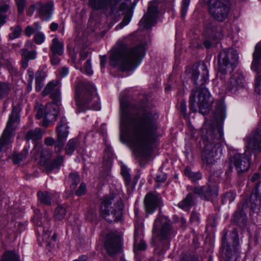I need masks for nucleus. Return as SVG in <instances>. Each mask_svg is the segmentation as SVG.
I'll return each mask as SVG.
<instances>
[{
    "label": "nucleus",
    "mask_w": 261,
    "mask_h": 261,
    "mask_svg": "<svg viewBox=\"0 0 261 261\" xmlns=\"http://www.w3.org/2000/svg\"><path fill=\"white\" fill-rule=\"evenodd\" d=\"M120 101V140L128 142L136 154L147 158L157 136L159 115L154 111L141 112L128 101Z\"/></svg>",
    "instance_id": "nucleus-1"
},
{
    "label": "nucleus",
    "mask_w": 261,
    "mask_h": 261,
    "mask_svg": "<svg viewBox=\"0 0 261 261\" xmlns=\"http://www.w3.org/2000/svg\"><path fill=\"white\" fill-rule=\"evenodd\" d=\"M208 77V70L204 63L191 70V80L197 86L196 89L192 90L189 99L190 109L193 112L197 111L196 103L199 112L203 115L207 114L211 109L210 94L204 87Z\"/></svg>",
    "instance_id": "nucleus-2"
},
{
    "label": "nucleus",
    "mask_w": 261,
    "mask_h": 261,
    "mask_svg": "<svg viewBox=\"0 0 261 261\" xmlns=\"http://www.w3.org/2000/svg\"><path fill=\"white\" fill-rule=\"evenodd\" d=\"M222 135L221 129L208 124H205L201 128L203 147L201 157L202 166L206 170L211 169L222 154Z\"/></svg>",
    "instance_id": "nucleus-3"
},
{
    "label": "nucleus",
    "mask_w": 261,
    "mask_h": 261,
    "mask_svg": "<svg viewBox=\"0 0 261 261\" xmlns=\"http://www.w3.org/2000/svg\"><path fill=\"white\" fill-rule=\"evenodd\" d=\"M145 55V48L142 44L127 47L126 44L118 42L117 46L111 50L110 65L113 67H118L121 71L134 70Z\"/></svg>",
    "instance_id": "nucleus-4"
},
{
    "label": "nucleus",
    "mask_w": 261,
    "mask_h": 261,
    "mask_svg": "<svg viewBox=\"0 0 261 261\" xmlns=\"http://www.w3.org/2000/svg\"><path fill=\"white\" fill-rule=\"evenodd\" d=\"M261 127H258L246 138L247 150L243 153L235 154L231 160V164L235 167L238 174L247 171L250 166L251 153L261 151Z\"/></svg>",
    "instance_id": "nucleus-5"
},
{
    "label": "nucleus",
    "mask_w": 261,
    "mask_h": 261,
    "mask_svg": "<svg viewBox=\"0 0 261 261\" xmlns=\"http://www.w3.org/2000/svg\"><path fill=\"white\" fill-rule=\"evenodd\" d=\"M75 92L79 112H84L87 110H100L99 100L93 85L87 82L79 83L75 88Z\"/></svg>",
    "instance_id": "nucleus-6"
},
{
    "label": "nucleus",
    "mask_w": 261,
    "mask_h": 261,
    "mask_svg": "<svg viewBox=\"0 0 261 261\" xmlns=\"http://www.w3.org/2000/svg\"><path fill=\"white\" fill-rule=\"evenodd\" d=\"M114 198L113 194H110L101 199V215L110 223L121 221L122 218L123 205L120 199L117 200L114 206H110L114 201Z\"/></svg>",
    "instance_id": "nucleus-7"
},
{
    "label": "nucleus",
    "mask_w": 261,
    "mask_h": 261,
    "mask_svg": "<svg viewBox=\"0 0 261 261\" xmlns=\"http://www.w3.org/2000/svg\"><path fill=\"white\" fill-rule=\"evenodd\" d=\"M230 235L231 247L226 240V233L222 241L221 257L224 261H238L240 258L238 234L236 230H233L230 232Z\"/></svg>",
    "instance_id": "nucleus-8"
},
{
    "label": "nucleus",
    "mask_w": 261,
    "mask_h": 261,
    "mask_svg": "<svg viewBox=\"0 0 261 261\" xmlns=\"http://www.w3.org/2000/svg\"><path fill=\"white\" fill-rule=\"evenodd\" d=\"M218 58L219 72L226 74L231 73L234 69L239 57L236 50L229 48L220 51Z\"/></svg>",
    "instance_id": "nucleus-9"
},
{
    "label": "nucleus",
    "mask_w": 261,
    "mask_h": 261,
    "mask_svg": "<svg viewBox=\"0 0 261 261\" xmlns=\"http://www.w3.org/2000/svg\"><path fill=\"white\" fill-rule=\"evenodd\" d=\"M208 12L216 20L222 22L228 16L230 9L229 0H208Z\"/></svg>",
    "instance_id": "nucleus-10"
},
{
    "label": "nucleus",
    "mask_w": 261,
    "mask_h": 261,
    "mask_svg": "<svg viewBox=\"0 0 261 261\" xmlns=\"http://www.w3.org/2000/svg\"><path fill=\"white\" fill-rule=\"evenodd\" d=\"M122 0H89V4L94 10L110 9L113 13H117L127 8V5Z\"/></svg>",
    "instance_id": "nucleus-11"
},
{
    "label": "nucleus",
    "mask_w": 261,
    "mask_h": 261,
    "mask_svg": "<svg viewBox=\"0 0 261 261\" xmlns=\"http://www.w3.org/2000/svg\"><path fill=\"white\" fill-rule=\"evenodd\" d=\"M69 127L66 118L65 117H62L59 121L56 129L57 139L55 145V150L57 153L60 152L62 150L69 133Z\"/></svg>",
    "instance_id": "nucleus-12"
},
{
    "label": "nucleus",
    "mask_w": 261,
    "mask_h": 261,
    "mask_svg": "<svg viewBox=\"0 0 261 261\" xmlns=\"http://www.w3.org/2000/svg\"><path fill=\"white\" fill-rule=\"evenodd\" d=\"M57 106H55L54 103H47L45 108L43 106H40L37 109L36 117L37 119H40L44 117V119L42 122V125L45 126L47 124L48 121H56L58 114Z\"/></svg>",
    "instance_id": "nucleus-13"
},
{
    "label": "nucleus",
    "mask_w": 261,
    "mask_h": 261,
    "mask_svg": "<svg viewBox=\"0 0 261 261\" xmlns=\"http://www.w3.org/2000/svg\"><path fill=\"white\" fill-rule=\"evenodd\" d=\"M153 232L167 239L172 233L170 221L165 217L159 216L154 221Z\"/></svg>",
    "instance_id": "nucleus-14"
},
{
    "label": "nucleus",
    "mask_w": 261,
    "mask_h": 261,
    "mask_svg": "<svg viewBox=\"0 0 261 261\" xmlns=\"http://www.w3.org/2000/svg\"><path fill=\"white\" fill-rule=\"evenodd\" d=\"M105 246L110 255L120 252L122 248L120 237L113 233L107 234L106 237Z\"/></svg>",
    "instance_id": "nucleus-15"
},
{
    "label": "nucleus",
    "mask_w": 261,
    "mask_h": 261,
    "mask_svg": "<svg viewBox=\"0 0 261 261\" xmlns=\"http://www.w3.org/2000/svg\"><path fill=\"white\" fill-rule=\"evenodd\" d=\"M61 84L59 81L49 82L44 89L42 93L44 95L50 94V98L53 100L54 104L58 106L60 103Z\"/></svg>",
    "instance_id": "nucleus-16"
},
{
    "label": "nucleus",
    "mask_w": 261,
    "mask_h": 261,
    "mask_svg": "<svg viewBox=\"0 0 261 261\" xmlns=\"http://www.w3.org/2000/svg\"><path fill=\"white\" fill-rule=\"evenodd\" d=\"M145 211L147 214H152L162 204V198L158 194L148 193L144 200Z\"/></svg>",
    "instance_id": "nucleus-17"
},
{
    "label": "nucleus",
    "mask_w": 261,
    "mask_h": 261,
    "mask_svg": "<svg viewBox=\"0 0 261 261\" xmlns=\"http://www.w3.org/2000/svg\"><path fill=\"white\" fill-rule=\"evenodd\" d=\"M193 192L204 200H209L216 197L218 195L217 187L209 185L195 186L193 188Z\"/></svg>",
    "instance_id": "nucleus-18"
},
{
    "label": "nucleus",
    "mask_w": 261,
    "mask_h": 261,
    "mask_svg": "<svg viewBox=\"0 0 261 261\" xmlns=\"http://www.w3.org/2000/svg\"><path fill=\"white\" fill-rule=\"evenodd\" d=\"M158 16V4L156 2H151L147 12L141 20V22L146 28H150L156 22Z\"/></svg>",
    "instance_id": "nucleus-19"
},
{
    "label": "nucleus",
    "mask_w": 261,
    "mask_h": 261,
    "mask_svg": "<svg viewBox=\"0 0 261 261\" xmlns=\"http://www.w3.org/2000/svg\"><path fill=\"white\" fill-rule=\"evenodd\" d=\"M245 78L242 72H237L228 80L226 89L231 93H235L244 86Z\"/></svg>",
    "instance_id": "nucleus-20"
},
{
    "label": "nucleus",
    "mask_w": 261,
    "mask_h": 261,
    "mask_svg": "<svg viewBox=\"0 0 261 261\" xmlns=\"http://www.w3.org/2000/svg\"><path fill=\"white\" fill-rule=\"evenodd\" d=\"M38 12L40 17L43 20L49 19L52 15L53 11V3L51 2L43 4L41 2H37L34 5Z\"/></svg>",
    "instance_id": "nucleus-21"
},
{
    "label": "nucleus",
    "mask_w": 261,
    "mask_h": 261,
    "mask_svg": "<svg viewBox=\"0 0 261 261\" xmlns=\"http://www.w3.org/2000/svg\"><path fill=\"white\" fill-rule=\"evenodd\" d=\"M251 69L257 74L261 72V43H258L255 46Z\"/></svg>",
    "instance_id": "nucleus-22"
},
{
    "label": "nucleus",
    "mask_w": 261,
    "mask_h": 261,
    "mask_svg": "<svg viewBox=\"0 0 261 261\" xmlns=\"http://www.w3.org/2000/svg\"><path fill=\"white\" fill-rule=\"evenodd\" d=\"M142 231L136 228L134 233V250L136 252L137 251L144 250L146 248L145 243L142 240L141 237Z\"/></svg>",
    "instance_id": "nucleus-23"
},
{
    "label": "nucleus",
    "mask_w": 261,
    "mask_h": 261,
    "mask_svg": "<svg viewBox=\"0 0 261 261\" xmlns=\"http://www.w3.org/2000/svg\"><path fill=\"white\" fill-rule=\"evenodd\" d=\"M64 43L60 41L57 37L54 38L51 41L50 50L51 54H58L61 56L64 53Z\"/></svg>",
    "instance_id": "nucleus-24"
},
{
    "label": "nucleus",
    "mask_w": 261,
    "mask_h": 261,
    "mask_svg": "<svg viewBox=\"0 0 261 261\" xmlns=\"http://www.w3.org/2000/svg\"><path fill=\"white\" fill-rule=\"evenodd\" d=\"M250 208L256 213L261 212V197L256 194H251L250 196Z\"/></svg>",
    "instance_id": "nucleus-25"
},
{
    "label": "nucleus",
    "mask_w": 261,
    "mask_h": 261,
    "mask_svg": "<svg viewBox=\"0 0 261 261\" xmlns=\"http://www.w3.org/2000/svg\"><path fill=\"white\" fill-rule=\"evenodd\" d=\"M64 161L63 156L58 155L57 158L51 163L44 164L45 170L47 173L50 172L55 168H59Z\"/></svg>",
    "instance_id": "nucleus-26"
},
{
    "label": "nucleus",
    "mask_w": 261,
    "mask_h": 261,
    "mask_svg": "<svg viewBox=\"0 0 261 261\" xmlns=\"http://www.w3.org/2000/svg\"><path fill=\"white\" fill-rule=\"evenodd\" d=\"M42 137V130L39 128H36L35 129H31L29 130L25 136V138L27 141H29L30 140L36 141L41 139Z\"/></svg>",
    "instance_id": "nucleus-27"
},
{
    "label": "nucleus",
    "mask_w": 261,
    "mask_h": 261,
    "mask_svg": "<svg viewBox=\"0 0 261 261\" xmlns=\"http://www.w3.org/2000/svg\"><path fill=\"white\" fill-rule=\"evenodd\" d=\"M35 75L36 90L40 91L44 85L43 81L46 76V74L42 70H38L36 72Z\"/></svg>",
    "instance_id": "nucleus-28"
},
{
    "label": "nucleus",
    "mask_w": 261,
    "mask_h": 261,
    "mask_svg": "<svg viewBox=\"0 0 261 261\" xmlns=\"http://www.w3.org/2000/svg\"><path fill=\"white\" fill-rule=\"evenodd\" d=\"M195 197L192 193H189L178 204V207L184 208L190 207L193 205Z\"/></svg>",
    "instance_id": "nucleus-29"
},
{
    "label": "nucleus",
    "mask_w": 261,
    "mask_h": 261,
    "mask_svg": "<svg viewBox=\"0 0 261 261\" xmlns=\"http://www.w3.org/2000/svg\"><path fill=\"white\" fill-rule=\"evenodd\" d=\"M247 217L246 214L242 211H238L236 212L234 216V221L241 227H244L247 222Z\"/></svg>",
    "instance_id": "nucleus-30"
},
{
    "label": "nucleus",
    "mask_w": 261,
    "mask_h": 261,
    "mask_svg": "<svg viewBox=\"0 0 261 261\" xmlns=\"http://www.w3.org/2000/svg\"><path fill=\"white\" fill-rule=\"evenodd\" d=\"M44 233L42 235V240L45 243L46 246L51 247L53 242H55L57 238V235L55 233L53 234L51 237H50V232L48 230H45L43 229Z\"/></svg>",
    "instance_id": "nucleus-31"
},
{
    "label": "nucleus",
    "mask_w": 261,
    "mask_h": 261,
    "mask_svg": "<svg viewBox=\"0 0 261 261\" xmlns=\"http://www.w3.org/2000/svg\"><path fill=\"white\" fill-rule=\"evenodd\" d=\"M37 196L41 203L46 205H50L51 204V197L49 192L47 191H38Z\"/></svg>",
    "instance_id": "nucleus-32"
},
{
    "label": "nucleus",
    "mask_w": 261,
    "mask_h": 261,
    "mask_svg": "<svg viewBox=\"0 0 261 261\" xmlns=\"http://www.w3.org/2000/svg\"><path fill=\"white\" fill-rule=\"evenodd\" d=\"M225 117V109L223 106H220L217 109L215 113L216 121L218 124H221L223 122Z\"/></svg>",
    "instance_id": "nucleus-33"
},
{
    "label": "nucleus",
    "mask_w": 261,
    "mask_h": 261,
    "mask_svg": "<svg viewBox=\"0 0 261 261\" xmlns=\"http://www.w3.org/2000/svg\"><path fill=\"white\" fill-rule=\"evenodd\" d=\"M66 214V208L61 205H58L54 211V216L55 219L61 220L65 217Z\"/></svg>",
    "instance_id": "nucleus-34"
},
{
    "label": "nucleus",
    "mask_w": 261,
    "mask_h": 261,
    "mask_svg": "<svg viewBox=\"0 0 261 261\" xmlns=\"http://www.w3.org/2000/svg\"><path fill=\"white\" fill-rule=\"evenodd\" d=\"M0 66H4L13 73L16 72V70L13 66L12 63L8 60L5 59V57L2 54V50H0Z\"/></svg>",
    "instance_id": "nucleus-35"
},
{
    "label": "nucleus",
    "mask_w": 261,
    "mask_h": 261,
    "mask_svg": "<svg viewBox=\"0 0 261 261\" xmlns=\"http://www.w3.org/2000/svg\"><path fill=\"white\" fill-rule=\"evenodd\" d=\"M185 174L192 181H196L201 178V174L200 172H193L190 168L187 167L185 170Z\"/></svg>",
    "instance_id": "nucleus-36"
},
{
    "label": "nucleus",
    "mask_w": 261,
    "mask_h": 261,
    "mask_svg": "<svg viewBox=\"0 0 261 261\" xmlns=\"http://www.w3.org/2000/svg\"><path fill=\"white\" fill-rule=\"evenodd\" d=\"M69 180L70 182L71 190H74L77 185L80 182L79 174L75 172L71 173L69 175Z\"/></svg>",
    "instance_id": "nucleus-37"
},
{
    "label": "nucleus",
    "mask_w": 261,
    "mask_h": 261,
    "mask_svg": "<svg viewBox=\"0 0 261 261\" xmlns=\"http://www.w3.org/2000/svg\"><path fill=\"white\" fill-rule=\"evenodd\" d=\"M20 53L22 58L28 60H34L36 57L35 50L29 51L27 48H22L20 50Z\"/></svg>",
    "instance_id": "nucleus-38"
},
{
    "label": "nucleus",
    "mask_w": 261,
    "mask_h": 261,
    "mask_svg": "<svg viewBox=\"0 0 261 261\" xmlns=\"http://www.w3.org/2000/svg\"><path fill=\"white\" fill-rule=\"evenodd\" d=\"M1 261H20V260L17 253L13 251H8L3 256Z\"/></svg>",
    "instance_id": "nucleus-39"
},
{
    "label": "nucleus",
    "mask_w": 261,
    "mask_h": 261,
    "mask_svg": "<svg viewBox=\"0 0 261 261\" xmlns=\"http://www.w3.org/2000/svg\"><path fill=\"white\" fill-rule=\"evenodd\" d=\"M10 30L12 31L9 35V38L10 40H13L18 38L22 32V28L19 24L11 27Z\"/></svg>",
    "instance_id": "nucleus-40"
},
{
    "label": "nucleus",
    "mask_w": 261,
    "mask_h": 261,
    "mask_svg": "<svg viewBox=\"0 0 261 261\" xmlns=\"http://www.w3.org/2000/svg\"><path fill=\"white\" fill-rule=\"evenodd\" d=\"M28 154V150L24 148L20 153H16L13 155V161L15 164L19 163L26 158Z\"/></svg>",
    "instance_id": "nucleus-41"
},
{
    "label": "nucleus",
    "mask_w": 261,
    "mask_h": 261,
    "mask_svg": "<svg viewBox=\"0 0 261 261\" xmlns=\"http://www.w3.org/2000/svg\"><path fill=\"white\" fill-rule=\"evenodd\" d=\"M9 6L7 4H0V25L4 24L6 22L7 16L4 14L9 9Z\"/></svg>",
    "instance_id": "nucleus-42"
},
{
    "label": "nucleus",
    "mask_w": 261,
    "mask_h": 261,
    "mask_svg": "<svg viewBox=\"0 0 261 261\" xmlns=\"http://www.w3.org/2000/svg\"><path fill=\"white\" fill-rule=\"evenodd\" d=\"M236 196L232 192H226L223 196L222 202L223 204H229L235 199Z\"/></svg>",
    "instance_id": "nucleus-43"
},
{
    "label": "nucleus",
    "mask_w": 261,
    "mask_h": 261,
    "mask_svg": "<svg viewBox=\"0 0 261 261\" xmlns=\"http://www.w3.org/2000/svg\"><path fill=\"white\" fill-rule=\"evenodd\" d=\"M112 154L109 151H107L103 156V162L105 163V169L108 170L110 169L112 165Z\"/></svg>",
    "instance_id": "nucleus-44"
},
{
    "label": "nucleus",
    "mask_w": 261,
    "mask_h": 261,
    "mask_svg": "<svg viewBox=\"0 0 261 261\" xmlns=\"http://www.w3.org/2000/svg\"><path fill=\"white\" fill-rule=\"evenodd\" d=\"M76 141L74 139H70L66 146V152L68 154H71L74 151Z\"/></svg>",
    "instance_id": "nucleus-45"
},
{
    "label": "nucleus",
    "mask_w": 261,
    "mask_h": 261,
    "mask_svg": "<svg viewBox=\"0 0 261 261\" xmlns=\"http://www.w3.org/2000/svg\"><path fill=\"white\" fill-rule=\"evenodd\" d=\"M10 91L9 85L5 83H0V99L6 97Z\"/></svg>",
    "instance_id": "nucleus-46"
},
{
    "label": "nucleus",
    "mask_w": 261,
    "mask_h": 261,
    "mask_svg": "<svg viewBox=\"0 0 261 261\" xmlns=\"http://www.w3.org/2000/svg\"><path fill=\"white\" fill-rule=\"evenodd\" d=\"M206 30L207 33L210 35H212L213 37L216 38H220L221 37V34L220 33L219 34L216 33V31L218 30V29L215 27L214 24H213L212 27L209 28L208 27H206ZM218 30L221 31V28H218Z\"/></svg>",
    "instance_id": "nucleus-47"
},
{
    "label": "nucleus",
    "mask_w": 261,
    "mask_h": 261,
    "mask_svg": "<svg viewBox=\"0 0 261 261\" xmlns=\"http://www.w3.org/2000/svg\"><path fill=\"white\" fill-rule=\"evenodd\" d=\"M121 173L125 180L126 186H129L130 183L131 178L127 169L124 168H122Z\"/></svg>",
    "instance_id": "nucleus-48"
},
{
    "label": "nucleus",
    "mask_w": 261,
    "mask_h": 261,
    "mask_svg": "<svg viewBox=\"0 0 261 261\" xmlns=\"http://www.w3.org/2000/svg\"><path fill=\"white\" fill-rule=\"evenodd\" d=\"M45 37L44 35L41 32H38L35 34L34 37V40L37 44H42L45 40Z\"/></svg>",
    "instance_id": "nucleus-49"
},
{
    "label": "nucleus",
    "mask_w": 261,
    "mask_h": 261,
    "mask_svg": "<svg viewBox=\"0 0 261 261\" xmlns=\"http://www.w3.org/2000/svg\"><path fill=\"white\" fill-rule=\"evenodd\" d=\"M190 0H182V6L181 9V16L182 18H185L187 11L190 4Z\"/></svg>",
    "instance_id": "nucleus-50"
},
{
    "label": "nucleus",
    "mask_w": 261,
    "mask_h": 261,
    "mask_svg": "<svg viewBox=\"0 0 261 261\" xmlns=\"http://www.w3.org/2000/svg\"><path fill=\"white\" fill-rule=\"evenodd\" d=\"M131 19L130 16L126 14L121 21L118 25H117L116 27V30H119L123 28L124 26L126 25L129 22L130 20Z\"/></svg>",
    "instance_id": "nucleus-51"
},
{
    "label": "nucleus",
    "mask_w": 261,
    "mask_h": 261,
    "mask_svg": "<svg viewBox=\"0 0 261 261\" xmlns=\"http://www.w3.org/2000/svg\"><path fill=\"white\" fill-rule=\"evenodd\" d=\"M96 211L94 209L90 208L86 214V219L89 221H93L96 219Z\"/></svg>",
    "instance_id": "nucleus-52"
},
{
    "label": "nucleus",
    "mask_w": 261,
    "mask_h": 261,
    "mask_svg": "<svg viewBox=\"0 0 261 261\" xmlns=\"http://www.w3.org/2000/svg\"><path fill=\"white\" fill-rule=\"evenodd\" d=\"M86 191V186L85 183L82 182L75 192V194L77 196H80L84 195Z\"/></svg>",
    "instance_id": "nucleus-53"
},
{
    "label": "nucleus",
    "mask_w": 261,
    "mask_h": 261,
    "mask_svg": "<svg viewBox=\"0 0 261 261\" xmlns=\"http://www.w3.org/2000/svg\"><path fill=\"white\" fill-rule=\"evenodd\" d=\"M16 4L18 8V11L19 13L23 12L24 7L25 5V2L24 0H15Z\"/></svg>",
    "instance_id": "nucleus-54"
},
{
    "label": "nucleus",
    "mask_w": 261,
    "mask_h": 261,
    "mask_svg": "<svg viewBox=\"0 0 261 261\" xmlns=\"http://www.w3.org/2000/svg\"><path fill=\"white\" fill-rule=\"evenodd\" d=\"M181 261H197V258L195 255L184 254L181 258Z\"/></svg>",
    "instance_id": "nucleus-55"
},
{
    "label": "nucleus",
    "mask_w": 261,
    "mask_h": 261,
    "mask_svg": "<svg viewBox=\"0 0 261 261\" xmlns=\"http://www.w3.org/2000/svg\"><path fill=\"white\" fill-rule=\"evenodd\" d=\"M85 69L87 74L91 75L93 73V71L91 69V60L90 59L87 60L85 65Z\"/></svg>",
    "instance_id": "nucleus-56"
},
{
    "label": "nucleus",
    "mask_w": 261,
    "mask_h": 261,
    "mask_svg": "<svg viewBox=\"0 0 261 261\" xmlns=\"http://www.w3.org/2000/svg\"><path fill=\"white\" fill-rule=\"evenodd\" d=\"M57 55L58 54H51L50 55V62L53 65H57L60 62V59Z\"/></svg>",
    "instance_id": "nucleus-57"
},
{
    "label": "nucleus",
    "mask_w": 261,
    "mask_h": 261,
    "mask_svg": "<svg viewBox=\"0 0 261 261\" xmlns=\"http://www.w3.org/2000/svg\"><path fill=\"white\" fill-rule=\"evenodd\" d=\"M180 111L181 113L182 114L184 117H186L187 116V107L186 102L185 100H182L180 102Z\"/></svg>",
    "instance_id": "nucleus-58"
},
{
    "label": "nucleus",
    "mask_w": 261,
    "mask_h": 261,
    "mask_svg": "<svg viewBox=\"0 0 261 261\" xmlns=\"http://www.w3.org/2000/svg\"><path fill=\"white\" fill-rule=\"evenodd\" d=\"M199 214L197 212L193 211L191 215L190 221L193 223H197L199 222Z\"/></svg>",
    "instance_id": "nucleus-59"
},
{
    "label": "nucleus",
    "mask_w": 261,
    "mask_h": 261,
    "mask_svg": "<svg viewBox=\"0 0 261 261\" xmlns=\"http://www.w3.org/2000/svg\"><path fill=\"white\" fill-rule=\"evenodd\" d=\"M251 194H256L258 197H261V181L258 182L256 188L252 191Z\"/></svg>",
    "instance_id": "nucleus-60"
},
{
    "label": "nucleus",
    "mask_w": 261,
    "mask_h": 261,
    "mask_svg": "<svg viewBox=\"0 0 261 261\" xmlns=\"http://www.w3.org/2000/svg\"><path fill=\"white\" fill-rule=\"evenodd\" d=\"M89 55V51L87 50L86 49H83L81 50L80 55V61L85 60Z\"/></svg>",
    "instance_id": "nucleus-61"
},
{
    "label": "nucleus",
    "mask_w": 261,
    "mask_h": 261,
    "mask_svg": "<svg viewBox=\"0 0 261 261\" xmlns=\"http://www.w3.org/2000/svg\"><path fill=\"white\" fill-rule=\"evenodd\" d=\"M41 218V217L40 214H36L33 219L34 223L40 227L42 226V222L40 221Z\"/></svg>",
    "instance_id": "nucleus-62"
},
{
    "label": "nucleus",
    "mask_w": 261,
    "mask_h": 261,
    "mask_svg": "<svg viewBox=\"0 0 261 261\" xmlns=\"http://www.w3.org/2000/svg\"><path fill=\"white\" fill-rule=\"evenodd\" d=\"M56 142L54 138L51 137H47L44 140L45 144L47 146H51L53 144H55Z\"/></svg>",
    "instance_id": "nucleus-63"
},
{
    "label": "nucleus",
    "mask_w": 261,
    "mask_h": 261,
    "mask_svg": "<svg viewBox=\"0 0 261 261\" xmlns=\"http://www.w3.org/2000/svg\"><path fill=\"white\" fill-rule=\"evenodd\" d=\"M167 178V176L164 173H161L156 176V180L157 182H164Z\"/></svg>",
    "instance_id": "nucleus-64"
}]
</instances>
